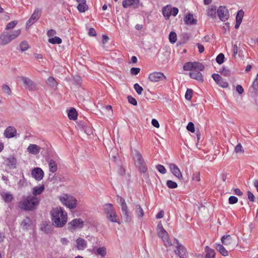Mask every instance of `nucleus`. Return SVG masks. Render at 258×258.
I'll list each match as a JSON object with an SVG mask.
<instances>
[{
    "label": "nucleus",
    "mask_w": 258,
    "mask_h": 258,
    "mask_svg": "<svg viewBox=\"0 0 258 258\" xmlns=\"http://www.w3.org/2000/svg\"><path fill=\"white\" fill-rule=\"evenodd\" d=\"M51 220L54 226L62 227L67 223L68 215L60 207L53 208L50 211Z\"/></svg>",
    "instance_id": "obj_1"
},
{
    "label": "nucleus",
    "mask_w": 258,
    "mask_h": 258,
    "mask_svg": "<svg viewBox=\"0 0 258 258\" xmlns=\"http://www.w3.org/2000/svg\"><path fill=\"white\" fill-rule=\"evenodd\" d=\"M39 199L35 196H30L27 197L26 201L22 204L21 208L26 210H32L34 207L38 204Z\"/></svg>",
    "instance_id": "obj_2"
},
{
    "label": "nucleus",
    "mask_w": 258,
    "mask_h": 258,
    "mask_svg": "<svg viewBox=\"0 0 258 258\" xmlns=\"http://www.w3.org/2000/svg\"><path fill=\"white\" fill-rule=\"evenodd\" d=\"M157 232L158 236L162 239L165 246H169L172 245L169 241L168 233L163 228L161 221L157 225Z\"/></svg>",
    "instance_id": "obj_3"
},
{
    "label": "nucleus",
    "mask_w": 258,
    "mask_h": 258,
    "mask_svg": "<svg viewBox=\"0 0 258 258\" xmlns=\"http://www.w3.org/2000/svg\"><path fill=\"white\" fill-rule=\"evenodd\" d=\"M61 202L66 207L70 209H74L77 206V200L73 197L65 195L63 197L60 198Z\"/></svg>",
    "instance_id": "obj_4"
},
{
    "label": "nucleus",
    "mask_w": 258,
    "mask_h": 258,
    "mask_svg": "<svg viewBox=\"0 0 258 258\" xmlns=\"http://www.w3.org/2000/svg\"><path fill=\"white\" fill-rule=\"evenodd\" d=\"M68 229L71 232H74L77 229H81L84 226V222L80 219H75L70 222L68 224Z\"/></svg>",
    "instance_id": "obj_5"
},
{
    "label": "nucleus",
    "mask_w": 258,
    "mask_h": 258,
    "mask_svg": "<svg viewBox=\"0 0 258 258\" xmlns=\"http://www.w3.org/2000/svg\"><path fill=\"white\" fill-rule=\"evenodd\" d=\"M41 13L42 11L41 9L36 8L35 10L31 17L26 23V27L27 28H29L40 18Z\"/></svg>",
    "instance_id": "obj_6"
},
{
    "label": "nucleus",
    "mask_w": 258,
    "mask_h": 258,
    "mask_svg": "<svg viewBox=\"0 0 258 258\" xmlns=\"http://www.w3.org/2000/svg\"><path fill=\"white\" fill-rule=\"evenodd\" d=\"M221 240L222 244L225 245L228 249H233L236 245V242L230 235H224Z\"/></svg>",
    "instance_id": "obj_7"
},
{
    "label": "nucleus",
    "mask_w": 258,
    "mask_h": 258,
    "mask_svg": "<svg viewBox=\"0 0 258 258\" xmlns=\"http://www.w3.org/2000/svg\"><path fill=\"white\" fill-rule=\"evenodd\" d=\"M162 14L166 19L169 18L171 15L175 16L177 14V8H172L170 5H167L162 9Z\"/></svg>",
    "instance_id": "obj_8"
},
{
    "label": "nucleus",
    "mask_w": 258,
    "mask_h": 258,
    "mask_svg": "<svg viewBox=\"0 0 258 258\" xmlns=\"http://www.w3.org/2000/svg\"><path fill=\"white\" fill-rule=\"evenodd\" d=\"M217 15L222 21L227 20L229 16L228 9L223 6H220L217 11Z\"/></svg>",
    "instance_id": "obj_9"
},
{
    "label": "nucleus",
    "mask_w": 258,
    "mask_h": 258,
    "mask_svg": "<svg viewBox=\"0 0 258 258\" xmlns=\"http://www.w3.org/2000/svg\"><path fill=\"white\" fill-rule=\"evenodd\" d=\"M149 79L153 82H156L163 79L166 80V78L162 73L154 72L149 75Z\"/></svg>",
    "instance_id": "obj_10"
},
{
    "label": "nucleus",
    "mask_w": 258,
    "mask_h": 258,
    "mask_svg": "<svg viewBox=\"0 0 258 258\" xmlns=\"http://www.w3.org/2000/svg\"><path fill=\"white\" fill-rule=\"evenodd\" d=\"M20 79L25 88L30 91H33L36 89V86L33 82L29 78L26 77H21Z\"/></svg>",
    "instance_id": "obj_11"
},
{
    "label": "nucleus",
    "mask_w": 258,
    "mask_h": 258,
    "mask_svg": "<svg viewBox=\"0 0 258 258\" xmlns=\"http://www.w3.org/2000/svg\"><path fill=\"white\" fill-rule=\"evenodd\" d=\"M213 79L221 87L227 88L228 86V83L223 79L219 74H214L212 75Z\"/></svg>",
    "instance_id": "obj_12"
},
{
    "label": "nucleus",
    "mask_w": 258,
    "mask_h": 258,
    "mask_svg": "<svg viewBox=\"0 0 258 258\" xmlns=\"http://www.w3.org/2000/svg\"><path fill=\"white\" fill-rule=\"evenodd\" d=\"M31 175L37 180H41L44 176L43 170L39 167H36L31 171Z\"/></svg>",
    "instance_id": "obj_13"
},
{
    "label": "nucleus",
    "mask_w": 258,
    "mask_h": 258,
    "mask_svg": "<svg viewBox=\"0 0 258 258\" xmlns=\"http://www.w3.org/2000/svg\"><path fill=\"white\" fill-rule=\"evenodd\" d=\"M121 216L123 221L127 223H128L132 221V216L131 213L127 208H122Z\"/></svg>",
    "instance_id": "obj_14"
},
{
    "label": "nucleus",
    "mask_w": 258,
    "mask_h": 258,
    "mask_svg": "<svg viewBox=\"0 0 258 258\" xmlns=\"http://www.w3.org/2000/svg\"><path fill=\"white\" fill-rule=\"evenodd\" d=\"M249 92L253 96L258 95V73L255 79L253 82L252 86L249 88Z\"/></svg>",
    "instance_id": "obj_15"
},
{
    "label": "nucleus",
    "mask_w": 258,
    "mask_h": 258,
    "mask_svg": "<svg viewBox=\"0 0 258 258\" xmlns=\"http://www.w3.org/2000/svg\"><path fill=\"white\" fill-rule=\"evenodd\" d=\"M189 75L192 79H195L200 82H204V77L202 74L198 71L192 70L189 73Z\"/></svg>",
    "instance_id": "obj_16"
},
{
    "label": "nucleus",
    "mask_w": 258,
    "mask_h": 258,
    "mask_svg": "<svg viewBox=\"0 0 258 258\" xmlns=\"http://www.w3.org/2000/svg\"><path fill=\"white\" fill-rule=\"evenodd\" d=\"M139 0H123L122 2V6L124 8L129 7H134L135 8H138L139 7Z\"/></svg>",
    "instance_id": "obj_17"
},
{
    "label": "nucleus",
    "mask_w": 258,
    "mask_h": 258,
    "mask_svg": "<svg viewBox=\"0 0 258 258\" xmlns=\"http://www.w3.org/2000/svg\"><path fill=\"white\" fill-rule=\"evenodd\" d=\"M183 21L184 23L187 25H196L197 23V20L194 18L192 14L190 13L184 17Z\"/></svg>",
    "instance_id": "obj_18"
},
{
    "label": "nucleus",
    "mask_w": 258,
    "mask_h": 258,
    "mask_svg": "<svg viewBox=\"0 0 258 258\" xmlns=\"http://www.w3.org/2000/svg\"><path fill=\"white\" fill-rule=\"evenodd\" d=\"M17 131L13 126L8 127L5 131L4 135L7 138H11L15 136Z\"/></svg>",
    "instance_id": "obj_19"
},
{
    "label": "nucleus",
    "mask_w": 258,
    "mask_h": 258,
    "mask_svg": "<svg viewBox=\"0 0 258 258\" xmlns=\"http://www.w3.org/2000/svg\"><path fill=\"white\" fill-rule=\"evenodd\" d=\"M178 257L180 258H187L188 252L186 248L178 243Z\"/></svg>",
    "instance_id": "obj_20"
},
{
    "label": "nucleus",
    "mask_w": 258,
    "mask_h": 258,
    "mask_svg": "<svg viewBox=\"0 0 258 258\" xmlns=\"http://www.w3.org/2000/svg\"><path fill=\"white\" fill-rule=\"evenodd\" d=\"M40 149L41 148L38 145L30 144L27 148V151L30 154L37 155L39 153Z\"/></svg>",
    "instance_id": "obj_21"
},
{
    "label": "nucleus",
    "mask_w": 258,
    "mask_h": 258,
    "mask_svg": "<svg viewBox=\"0 0 258 258\" xmlns=\"http://www.w3.org/2000/svg\"><path fill=\"white\" fill-rule=\"evenodd\" d=\"M77 247L79 250H83L87 247L86 241L82 238L79 237L76 240Z\"/></svg>",
    "instance_id": "obj_22"
},
{
    "label": "nucleus",
    "mask_w": 258,
    "mask_h": 258,
    "mask_svg": "<svg viewBox=\"0 0 258 258\" xmlns=\"http://www.w3.org/2000/svg\"><path fill=\"white\" fill-rule=\"evenodd\" d=\"M11 42L8 34L3 33L0 35V45H5Z\"/></svg>",
    "instance_id": "obj_23"
},
{
    "label": "nucleus",
    "mask_w": 258,
    "mask_h": 258,
    "mask_svg": "<svg viewBox=\"0 0 258 258\" xmlns=\"http://www.w3.org/2000/svg\"><path fill=\"white\" fill-rule=\"evenodd\" d=\"M223 245V244H216L215 248L221 254L225 256L228 255V251Z\"/></svg>",
    "instance_id": "obj_24"
},
{
    "label": "nucleus",
    "mask_w": 258,
    "mask_h": 258,
    "mask_svg": "<svg viewBox=\"0 0 258 258\" xmlns=\"http://www.w3.org/2000/svg\"><path fill=\"white\" fill-rule=\"evenodd\" d=\"M48 166L50 172L52 173L55 172L57 170V165L55 161L50 159L48 162Z\"/></svg>",
    "instance_id": "obj_25"
},
{
    "label": "nucleus",
    "mask_w": 258,
    "mask_h": 258,
    "mask_svg": "<svg viewBox=\"0 0 258 258\" xmlns=\"http://www.w3.org/2000/svg\"><path fill=\"white\" fill-rule=\"evenodd\" d=\"M70 119L75 120L77 118L78 113L74 108H71L68 113Z\"/></svg>",
    "instance_id": "obj_26"
},
{
    "label": "nucleus",
    "mask_w": 258,
    "mask_h": 258,
    "mask_svg": "<svg viewBox=\"0 0 258 258\" xmlns=\"http://www.w3.org/2000/svg\"><path fill=\"white\" fill-rule=\"evenodd\" d=\"M115 211L112 204H106L104 205V212L107 215Z\"/></svg>",
    "instance_id": "obj_27"
},
{
    "label": "nucleus",
    "mask_w": 258,
    "mask_h": 258,
    "mask_svg": "<svg viewBox=\"0 0 258 258\" xmlns=\"http://www.w3.org/2000/svg\"><path fill=\"white\" fill-rule=\"evenodd\" d=\"M135 213L139 218H141L144 216V212L139 204L135 205Z\"/></svg>",
    "instance_id": "obj_28"
},
{
    "label": "nucleus",
    "mask_w": 258,
    "mask_h": 258,
    "mask_svg": "<svg viewBox=\"0 0 258 258\" xmlns=\"http://www.w3.org/2000/svg\"><path fill=\"white\" fill-rule=\"evenodd\" d=\"M44 190V185L43 184L40 186H35L33 188V195L35 197L40 195Z\"/></svg>",
    "instance_id": "obj_29"
},
{
    "label": "nucleus",
    "mask_w": 258,
    "mask_h": 258,
    "mask_svg": "<svg viewBox=\"0 0 258 258\" xmlns=\"http://www.w3.org/2000/svg\"><path fill=\"white\" fill-rule=\"evenodd\" d=\"M106 217L111 222L119 223L118 221V219L117 218V216L115 211L110 214L106 215Z\"/></svg>",
    "instance_id": "obj_30"
},
{
    "label": "nucleus",
    "mask_w": 258,
    "mask_h": 258,
    "mask_svg": "<svg viewBox=\"0 0 258 258\" xmlns=\"http://www.w3.org/2000/svg\"><path fill=\"white\" fill-rule=\"evenodd\" d=\"M96 255H99L102 257H104L106 255V249L105 247H101L96 249L94 251Z\"/></svg>",
    "instance_id": "obj_31"
},
{
    "label": "nucleus",
    "mask_w": 258,
    "mask_h": 258,
    "mask_svg": "<svg viewBox=\"0 0 258 258\" xmlns=\"http://www.w3.org/2000/svg\"><path fill=\"white\" fill-rule=\"evenodd\" d=\"M7 164L11 168H14L16 167V159L14 157H10L7 159Z\"/></svg>",
    "instance_id": "obj_32"
},
{
    "label": "nucleus",
    "mask_w": 258,
    "mask_h": 258,
    "mask_svg": "<svg viewBox=\"0 0 258 258\" xmlns=\"http://www.w3.org/2000/svg\"><path fill=\"white\" fill-rule=\"evenodd\" d=\"M205 67L201 63L199 62H193V70L198 71L199 72L202 71L204 70Z\"/></svg>",
    "instance_id": "obj_33"
},
{
    "label": "nucleus",
    "mask_w": 258,
    "mask_h": 258,
    "mask_svg": "<svg viewBox=\"0 0 258 258\" xmlns=\"http://www.w3.org/2000/svg\"><path fill=\"white\" fill-rule=\"evenodd\" d=\"M206 249L207 250V253L206 254L205 258H215V250L213 249L210 248L208 246L206 247Z\"/></svg>",
    "instance_id": "obj_34"
},
{
    "label": "nucleus",
    "mask_w": 258,
    "mask_h": 258,
    "mask_svg": "<svg viewBox=\"0 0 258 258\" xmlns=\"http://www.w3.org/2000/svg\"><path fill=\"white\" fill-rule=\"evenodd\" d=\"M46 83L47 84V85L50 86V87H54L55 86H56L57 83L56 82V81H55V80L54 79V78L52 77H49L47 81H46Z\"/></svg>",
    "instance_id": "obj_35"
},
{
    "label": "nucleus",
    "mask_w": 258,
    "mask_h": 258,
    "mask_svg": "<svg viewBox=\"0 0 258 258\" xmlns=\"http://www.w3.org/2000/svg\"><path fill=\"white\" fill-rule=\"evenodd\" d=\"M216 12V7L215 6H212L208 10V15L212 18H215Z\"/></svg>",
    "instance_id": "obj_36"
},
{
    "label": "nucleus",
    "mask_w": 258,
    "mask_h": 258,
    "mask_svg": "<svg viewBox=\"0 0 258 258\" xmlns=\"http://www.w3.org/2000/svg\"><path fill=\"white\" fill-rule=\"evenodd\" d=\"M189 39V36L186 33L181 34L180 35V40L178 42V44H184Z\"/></svg>",
    "instance_id": "obj_37"
},
{
    "label": "nucleus",
    "mask_w": 258,
    "mask_h": 258,
    "mask_svg": "<svg viewBox=\"0 0 258 258\" xmlns=\"http://www.w3.org/2000/svg\"><path fill=\"white\" fill-rule=\"evenodd\" d=\"M169 167L170 171L173 173V174L176 177H177V166L176 165L173 163H170L169 164Z\"/></svg>",
    "instance_id": "obj_38"
},
{
    "label": "nucleus",
    "mask_w": 258,
    "mask_h": 258,
    "mask_svg": "<svg viewBox=\"0 0 258 258\" xmlns=\"http://www.w3.org/2000/svg\"><path fill=\"white\" fill-rule=\"evenodd\" d=\"M48 42L51 44H60L62 42L61 39L55 36L54 37L49 38Z\"/></svg>",
    "instance_id": "obj_39"
},
{
    "label": "nucleus",
    "mask_w": 258,
    "mask_h": 258,
    "mask_svg": "<svg viewBox=\"0 0 258 258\" xmlns=\"http://www.w3.org/2000/svg\"><path fill=\"white\" fill-rule=\"evenodd\" d=\"M169 40L170 42L173 44L177 40V35L174 32H171L169 35Z\"/></svg>",
    "instance_id": "obj_40"
},
{
    "label": "nucleus",
    "mask_w": 258,
    "mask_h": 258,
    "mask_svg": "<svg viewBox=\"0 0 258 258\" xmlns=\"http://www.w3.org/2000/svg\"><path fill=\"white\" fill-rule=\"evenodd\" d=\"M88 7L86 3L84 4H79L77 6V9L80 13H84L87 10Z\"/></svg>",
    "instance_id": "obj_41"
},
{
    "label": "nucleus",
    "mask_w": 258,
    "mask_h": 258,
    "mask_svg": "<svg viewBox=\"0 0 258 258\" xmlns=\"http://www.w3.org/2000/svg\"><path fill=\"white\" fill-rule=\"evenodd\" d=\"M2 197L4 200L7 203L11 202L13 199V196L9 193H6L2 195Z\"/></svg>",
    "instance_id": "obj_42"
},
{
    "label": "nucleus",
    "mask_w": 258,
    "mask_h": 258,
    "mask_svg": "<svg viewBox=\"0 0 258 258\" xmlns=\"http://www.w3.org/2000/svg\"><path fill=\"white\" fill-rule=\"evenodd\" d=\"M31 220L29 218L26 217V219H24L22 222L21 225L23 229H27L28 226L30 225Z\"/></svg>",
    "instance_id": "obj_43"
},
{
    "label": "nucleus",
    "mask_w": 258,
    "mask_h": 258,
    "mask_svg": "<svg viewBox=\"0 0 258 258\" xmlns=\"http://www.w3.org/2000/svg\"><path fill=\"white\" fill-rule=\"evenodd\" d=\"M21 33V30L18 29L14 31L12 34H9L11 41L17 38Z\"/></svg>",
    "instance_id": "obj_44"
},
{
    "label": "nucleus",
    "mask_w": 258,
    "mask_h": 258,
    "mask_svg": "<svg viewBox=\"0 0 258 258\" xmlns=\"http://www.w3.org/2000/svg\"><path fill=\"white\" fill-rule=\"evenodd\" d=\"M20 47L22 51L27 50L29 48V44L26 41H22L20 44Z\"/></svg>",
    "instance_id": "obj_45"
},
{
    "label": "nucleus",
    "mask_w": 258,
    "mask_h": 258,
    "mask_svg": "<svg viewBox=\"0 0 258 258\" xmlns=\"http://www.w3.org/2000/svg\"><path fill=\"white\" fill-rule=\"evenodd\" d=\"M244 15V12L240 10H239L237 14L236 17V21L241 22L242 20V18Z\"/></svg>",
    "instance_id": "obj_46"
},
{
    "label": "nucleus",
    "mask_w": 258,
    "mask_h": 258,
    "mask_svg": "<svg viewBox=\"0 0 258 258\" xmlns=\"http://www.w3.org/2000/svg\"><path fill=\"white\" fill-rule=\"evenodd\" d=\"M3 91L8 95H11L12 91L9 86L7 85H3L2 87Z\"/></svg>",
    "instance_id": "obj_47"
},
{
    "label": "nucleus",
    "mask_w": 258,
    "mask_h": 258,
    "mask_svg": "<svg viewBox=\"0 0 258 258\" xmlns=\"http://www.w3.org/2000/svg\"><path fill=\"white\" fill-rule=\"evenodd\" d=\"M166 185L170 188H175L177 187V183L171 180H168L166 181Z\"/></svg>",
    "instance_id": "obj_48"
},
{
    "label": "nucleus",
    "mask_w": 258,
    "mask_h": 258,
    "mask_svg": "<svg viewBox=\"0 0 258 258\" xmlns=\"http://www.w3.org/2000/svg\"><path fill=\"white\" fill-rule=\"evenodd\" d=\"M184 71H190V72L193 70V62H186L183 67Z\"/></svg>",
    "instance_id": "obj_49"
},
{
    "label": "nucleus",
    "mask_w": 258,
    "mask_h": 258,
    "mask_svg": "<svg viewBox=\"0 0 258 258\" xmlns=\"http://www.w3.org/2000/svg\"><path fill=\"white\" fill-rule=\"evenodd\" d=\"M225 56L224 55L221 53L218 55L216 57V61L219 64H221L224 62Z\"/></svg>",
    "instance_id": "obj_50"
},
{
    "label": "nucleus",
    "mask_w": 258,
    "mask_h": 258,
    "mask_svg": "<svg viewBox=\"0 0 258 258\" xmlns=\"http://www.w3.org/2000/svg\"><path fill=\"white\" fill-rule=\"evenodd\" d=\"M192 90L190 89H188L185 94V98L187 100H190L192 95Z\"/></svg>",
    "instance_id": "obj_51"
},
{
    "label": "nucleus",
    "mask_w": 258,
    "mask_h": 258,
    "mask_svg": "<svg viewBox=\"0 0 258 258\" xmlns=\"http://www.w3.org/2000/svg\"><path fill=\"white\" fill-rule=\"evenodd\" d=\"M137 166L139 167L140 171L143 173H145L147 171V167L145 162H144L143 164H140Z\"/></svg>",
    "instance_id": "obj_52"
},
{
    "label": "nucleus",
    "mask_w": 258,
    "mask_h": 258,
    "mask_svg": "<svg viewBox=\"0 0 258 258\" xmlns=\"http://www.w3.org/2000/svg\"><path fill=\"white\" fill-rule=\"evenodd\" d=\"M134 89H135L136 92L139 94L140 95L142 94V92L143 90V88L140 86L138 83H136L134 86Z\"/></svg>",
    "instance_id": "obj_53"
},
{
    "label": "nucleus",
    "mask_w": 258,
    "mask_h": 258,
    "mask_svg": "<svg viewBox=\"0 0 258 258\" xmlns=\"http://www.w3.org/2000/svg\"><path fill=\"white\" fill-rule=\"evenodd\" d=\"M118 199H119V202L121 205V209L122 208H124L127 207L125 201L123 198L120 196H118Z\"/></svg>",
    "instance_id": "obj_54"
},
{
    "label": "nucleus",
    "mask_w": 258,
    "mask_h": 258,
    "mask_svg": "<svg viewBox=\"0 0 258 258\" xmlns=\"http://www.w3.org/2000/svg\"><path fill=\"white\" fill-rule=\"evenodd\" d=\"M156 169L157 170L162 174H164L166 172V169L162 165L159 164L156 166Z\"/></svg>",
    "instance_id": "obj_55"
},
{
    "label": "nucleus",
    "mask_w": 258,
    "mask_h": 258,
    "mask_svg": "<svg viewBox=\"0 0 258 258\" xmlns=\"http://www.w3.org/2000/svg\"><path fill=\"white\" fill-rule=\"evenodd\" d=\"M17 21H12L7 24L6 29L7 30L10 29H13L15 27V26L17 25Z\"/></svg>",
    "instance_id": "obj_56"
},
{
    "label": "nucleus",
    "mask_w": 258,
    "mask_h": 258,
    "mask_svg": "<svg viewBox=\"0 0 258 258\" xmlns=\"http://www.w3.org/2000/svg\"><path fill=\"white\" fill-rule=\"evenodd\" d=\"M235 152L237 153H242L244 152V150L240 144H238L235 148Z\"/></svg>",
    "instance_id": "obj_57"
},
{
    "label": "nucleus",
    "mask_w": 258,
    "mask_h": 258,
    "mask_svg": "<svg viewBox=\"0 0 258 258\" xmlns=\"http://www.w3.org/2000/svg\"><path fill=\"white\" fill-rule=\"evenodd\" d=\"M186 128L188 131H190L191 133H194L195 131L194 124L191 122H189L188 123Z\"/></svg>",
    "instance_id": "obj_58"
},
{
    "label": "nucleus",
    "mask_w": 258,
    "mask_h": 258,
    "mask_svg": "<svg viewBox=\"0 0 258 258\" xmlns=\"http://www.w3.org/2000/svg\"><path fill=\"white\" fill-rule=\"evenodd\" d=\"M228 202L230 204H234L237 203L238 199L235 196H230L229 198Z\"/></svg>",
    "instance_id": "obj_59"
},
{
    "label": "nucleus",
    "mask_w": 258,
    "mask_h": 258,
    "mask_svg": "<svg viewBox=\"0 0 258 258\" xmlns=\"http://www.w3.org/2000/svg\"><path fill=\"white\" fill-rule=\"evenodd\" d=\"M128 101L130 103L133 104V105H137V101L136 100V99L134 97H133L131 96H128L127 97Z\"/></svg>",
    "instance_id": "obj_60"
},
{
    "label": "nucleus",
    "mask_w": 258,
    "mask_h": 258,
    "mask_svg": "<svg viewBox=\"0 0 258 258\" xmlns=\"http://www.w3.org/2000/svg\"><path fill=\"white\" fill-rule=\"evenodd\" d=\"M220 73L223 75L229 76L230 75V71L225 68H223L222 70L220 71Z\"/></svg>",
    "instance_id": "obj_61"
},
{
    "label": "nucleus",
    "mask_w": 258,
    "mask_h": 258,
    "mask_svg": "<svg viewBox=\"0 0 258 258\" xmlns=\"http://www.w3.org/2000/svg\"><path fill=\"white\" fill-rule=\"evenodd\" d=\"M140 69L139 68H132L131 69V73L133 75H136L140 73Z\"/></svg>",
    "instance_id": "obj_62"
},
{
    "label": "nucleus",
    "mask_w": 258,
    "mask_h": 258,
    "mask_svg": "<svg viewBox=\"0 0 258 258\" xmlns=\"http://www.w3.org/2000/svg\"><path fill=\"white\" fill-rule=\"evenodd\" d=\"M247 196H248V199H249V201H251V202H254V196L253 195V194L250 191H248L247 192Z\"/></svg>",
    "instance_id": "obj_63"
},
{
    "label": "nucleus",
    "mask_w": 258,
    "mask_h": 258,
    "mask_svg": "<svg viewBox=\"0 0 258 258\" xmlns=\"http://www.w3.org/2000/svg\"><path fill=\"white\" fill-rule=\"evenodd\" d=\"M56 31L53 29H50L47 31V36L49 37L53 36L56 34Z\"/></svg>",
    "instance_id": "obj_64"
}]
</instances>
